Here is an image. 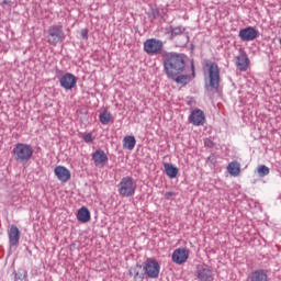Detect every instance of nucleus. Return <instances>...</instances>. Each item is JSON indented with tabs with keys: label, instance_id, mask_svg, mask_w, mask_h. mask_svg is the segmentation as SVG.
I'll return each instance as SVG.
<instances>
[{
	"label": "nucleus",
	"instance_id": "nucleus-7",
	"mask_svg": "<svg viewBox=\"0 0 281 281\" xmlns=\"http://www.w3.org/2000/svg\"><path fill=\"white\" fill-rule=\"evenodd\" d=\"M143 271H145V276H148L151 279L159 278V271H161V266L155 259H146L145 265L143 267Z\"/></svg>",
	"mask_w": 281,
	"mask_h": 281
},
{
	"label": "nucleus",
	"instance_id": "nucleus-15",
	"mask_svg": "<svg viewBox=\"0 0 281 281\" xmlns=\"http://www.w3.org/2000/svg\"><path fill=\"white\" fill-rule=\"evenodd\" d=\"M9 236V245L11 247H16L19 245V240H21V231H19V227L16 225H12L8 233Z\"/></svg>",
	"mask_w": 281,
	"mask_h": 281
},
{
	"label": "nucleus",
	"instance_id": "nucleus-28",
	"mask_svg": "<svg viewBox=\"0 0 281 281\" xmlns=\"http://www.w3.org/2000/svg\"><path fill=\"white\" fill-rule=\"evenodd\" d=\"M80 34L83 41H89V31L87 29L81 30Z\"/></svg>",
	"mask_w": 281,
	"mask_h": 281
},
{
	"label": "nucleus",
	"instance_id": "nucleus-19",
	"mask_svg": "<svg viewBox=\"0 0 281 281\" xmlns=\"http://www.w3.org/2000/svg\"><path fill=\"white\" fill-rule=\"evenodd\" d=\"M130 276L134 278V281H144L146 272H142V265H136L130 269Z\"/></svg>",
	"mask_w": 281,
	"mask_h": 281
},
{
	"label": "nucleus",
	"instance_id": "nucleus-30",
	"mask_svg": "<svg viewBox=\"0 0 281 281\" xmlns=\"http://www.w3.org/2000/svg\"><path fill=\"white\" fill-rule=\"evenodd\" d=\"M172 196H177V194L172 191L165 193V199H167V201H170V199H172Z\"/></svg>",
	"mask_w": 281,
	"mask_h": 281
},
{
	"label": "nucleus",
	"instance_id": "nucleus-3",
	"mask_svg": "<svg viewBox=\"0 0 281 281\" xmlns=\"http://www.w3.org/2000/svg\"><path fill=\"white\" fill-rule=\"evenodd\" d=\"M116 188L120 196L128 199L131 196H135V192L137 191V181H135L133 177L126 176L121 179Z\"/></svg>",
	"mask_w": 281,
	"mask_h": 281
},
{
	"label": "nucleus",
	"instance_id": "nucleus-5",
	"mask_svg": "<svg viewBox=\"0 0 281 281\" xmlns=\"http://www.w3.org/2000/svg\"><path fill=\"white\" fill-rule=\"evenodd\" d=\"M47 43L48 45H53L56 47L58 43H63L65 41V31L63 30V25H52L47 30Z\"/></svg>",
	"mask_w": 281,
	"mask_h": 281
},
{
	"label": "nucleus",
	"instance_id": "nucleus-23",
	"mask_svg": "<svg viewBox=\"0 0 281 281\" xmlns=\"http://www.w3.org/2000/svg\"><path fill=\"white\" fill-rule=\"evenodd\" d=\"M136 144L135 136H125L123 138V148H126V150H133Z\"/></svg>",
	"mask_w": 281,
	"mask_h": 281
},
{
	"label": "nucleus",
	"instance_id": "nucleus-16",
	"mask_svg": "<svg viewBox=\"0 0 281 281\" xmlns=\"http://www.w3.org/2000/svg\"><path fill=\"white\" fill-rule=\"evenodd\" d=\"M236 67L239 71H247L249 69V57H247V53H240L236 57Z\"/></svg>",
	"mask_w": 281,
	"mask_h": 281
},
{
	"label": "nucleus",
	"instance_id": "nucleus-17",
	"mask_svg": "<svg viewBox=\"0 0 281 281\" xmlns=\"http://www.w3.org/2000/svg\"><path fill=\"white\" fill-rule=\"evenodd\" d=\"M249 281H269V272L265 269H258L250 273Z\"/></svg>",
	"mask_w": 281,
	"mask_h": 281
},
{
	"label": "nucleus",
	"instance_id": "nucleus-18",
	"mask_svg": "<svg viewBox=\"0 0 281 281\" xmlns=\"http://www.w3.org/2000/svg\"><path fill=\"white\" fill-rule=\"evenodd\" d=\"M77 221H79V223H89V221H91V212H89V209L86 206L79 209L77 212Z\"/></svg>",
	"mask_w": 281,
	"mask_h": 281
},
{
	"label": "nucleus",
	"instance_id": "nucleus-11",
	"mask_svg": "<svg viewBox=\"0 0 281 281\" xmlns=\"http://www.w3.org/2000/svg\"><path fill=\"white\" fill-rule=\"evenodd\" d=\"M195 276L199 281H212L214 280V273L207 266H201L198 268Z\"/></svg>",
	"mask_w": 281,
	"mask_h": 281
},
{
	"label": "nucleus",
	"instance_id": "nucleus-13",
	"mask_svg": "<svg viewBox=\"0 0 281 281\" xmlns=\"http://www.w3.org/2000/svg\"><path fill=\"white\" fill-rule=\"evenodd\" d=\"M55 176L57 177L58 181H61V183H67L69 179H71V171L67 169V167L64 166H57L54 169Z\"/></svg>",
	"mask_w": 281,
	"mask_h": 281
},
{
	"label": "nucleus",
	"instance_id": "nucleus-14",
	"mask_svg": "<svg viewBox=\"0 0 281 281\" xmlns=\"http://www.w3.org/2000/svg\"><path fill=\"white\" fill-rule=\"evenodd\" d=\"M190 252L186 248H178L172 254V260L176 265H183L188 260Z\"/></svg>",
	"mask_w": 281,
	"mask_h": 281
},
{
	"label": "nucleus",
	"instance_id": "nucleus-2",
	"mask_svg": "<svg viewBox=\"0 0 281 281\" xmlns=\"http://www.w3.org/2000/svg\"><path fill=\"white\" fill-rule=\"evenodd\" d=\"M12 155L18 164H27L34 156V148H32V145L18 143L12 149Z\"/></svg>",
	"mask_w": 281,
	"mask_h": 281
},
{
	"label": "nucleus",
	"instance_id": "nucleus-25",
	"mask_svg": "<svg viewBox=\"0 0 281 281\" xmlns=\"http://www.w3.org/2000/svg\"><path fill=\"white\" fill-rule=\"evenodd\" d=\"M173 80H176L178 85H188V82H190V77L188 75H178Z\"/></svg>",
	"mask_w": 281,
	"mask_h": 281
},
{
	"label": "nucleus",
	"instance_id": "nucleus-31",
	"mask_svg": "<svg viewBox=\"0 0 281 281\" xmlns=\"http://www.w3.org/2000/svg\"><path fill=\"white\" fill-rule=\"evenodd\" d=\"M15 280H23V274L21 272L15 273Z\"/></svg>",
	"mask_w": 281,
	"mask_h": 281
},
{
	"label": "nucleus",
	"instance_id": "nucleus-1",
	"mask_svg": "<svg viewBox=\"0 0 281 281\" xmlns=\"http://www.w3.org/2000/svg\"><path fill=\"white\" fill-rule=\"evenodd\" d=\"M164 58V71L170 80H175L179 74L186 69V59L183 55L177 53H165Z\"/></svg>",
	"mask_w": 281,
	"mask_h": 281
},
{
	"label": "nucleus",
	"instance_id": "nucleus-24",
	"mask_svg": "<svg viewBox=\"0 0 281 281\" xmlns=\"http://www.w3.org/2000/svg\"><path fill=\"white\" fill-rule=\"evenodd\" d=\"M112 115L111 112L104 111L99 115V120L101 122V124L106 125L109 124V122H111L112 120Z\"/></svg>",
	"mask_w": 281,
	"mask_h": 281
},
{
	"label": "nucleus",
	"instance_id": "nucleus-8",
	"mask_svg": "<svg viewBox=\"0 0 281 281\" xmlns=\"http://www.w3.org/2000/svg\"><path fill=\"white\" fill-rule=\"evenodd\" d=\"M78 82V78L74 74L66 72L64 76L59 79V85L63 89H66V91H69L76 87Z\"/></svg>",
	"mask_w": 281,
	"mask_h": 281
},
{
	"label": "nucleus",
	"instance_id": "nucleus-20",
	"mask_svg": "<svg viewBox=\"0 0 281 281\" xmlns=\"http://www.w3.org/2000/svg\"><path fill=\"white\" fill-rule=\"evenodd\" d=\"M227 172L231 177H239L240 176V162L238 160L231 161L226 167Z\"/></svg>",
	"mask_w": 281,
	"mask_h": 281
},
{
	"label": "nucleus",
	"instance_id": "nucleus-12",
	"mask_svg": "<svg viewBox=\"0 0 281 281\" xmlns=\"http://www.w3.org/2000/svg\"><path fill=\"white\" fill-rule=\"evenodd\" d=\"M189 122L193 126H203L205 124V113L202 110H194L189 116Z\"/></svg>",
	"mask_w": 281,
	"mask_h": 281
},
{
	"label": "nucleus",
	"instance_id": "nucleus-9",
	"mask_svg": "<svg viewBox=\"0 0 281 281\" xmlns=\"http://www.w3.org/2000/svg\"><path fill=\"white\" fill-rule=\"evenodd\" d=\"M238 36H239L240 41L249 43V42L256 41V38H258V30H256V27H254V26H247L239 31Z\"/></svg>",
	"mask_w": 281,
	"mask_h": 281
},
{
	"label": "nucleus",
	"instance_id": "nucleus-10",
	"mask_svg": "<svg viewBox=\"0 0 281 281\" xmlns=\"http://www.w3.org/2000/svg\"><path fill=\"white\" fill-rule=\"evenodd\" d=\"M92 161L94 164V166L98 167H104L106 166V164H109V156H106V153H104V150L102 149H97L93 154H92Z\"/></svg>",
	"mask_w": 281,
	"mask_h": 281
},
{
	"label": "nucleus",
	"instance_id": "nucleus-21",
	"mask_svg": "<svg viewBox=\"0 0 281 281\" xmlns=\"http://www.w3.org/2000/svg\"><path fill=\"white\" fill-rule=\"evenodd\" d=\"M167 34H170V38H175L176 36H181L183 32H186V29L183 26H172L166 27Z\"/></svg>",
	"mask_w": 281,
	"mask_h": 281
},
{
	"label": "nucleus",
	"instance_id": "nucleus-4",
	"mask_svg": "<svg viewBox=\"0 0 281 281\" xmlns=\"http://www.w3.org/2000/svg\"><path fill=\"white\" fill-rule=\"evenodd\" d=\"M207 68L209 85H206V91H214L218 89L221 85V70L218 69V64L211 61L205 65Z\"/></svg>",
	"mask_w": 281,
	"mask_h": 281
},
{
	"label": "nucleus",
	"instance_id": "nucleus-29",
	"mask_svg": "<svg viewBox=\"0 0 281 281\" xmlns=\"http://www.w3.org/2000/svg\"><path fill=\"white\" fill-rule=\"evenodd\" d=\"M0 5L2 8H5L7 5L12 7V1L11 0H0Z\"/></svg>",
	"mask_w": 281,
	"mask_h": 281
},
{
	"label": "nucleus",
	"instance_id": "nucleus-6",
	"mask_svg": "<svg viewBox=\"0 0 281 281\" xmlns=\"http://www.w3.org/2000/svg\"><path fill=\"white\" fill-rule=\"evenodd\" d=\"M143 49L148 56H159L164 52V42L158 38H148L144 42Z\"/></svg>",
	"mask_w": 281,
	"mask_h": 281
},
{
	"label": "nucleus",
	"instance_id": "nucleus-26",
	"mask_svg": "<svg viewBox=\"0 0 281 281\" xmlns=\"http://www.w3.org/2000/svg\"><path fill=\"white\" fill-rule=\"evenodd\" d=\"M81 138L86 144H93V142L95 140V136H93V134L91 133H83Z\"/></svg>",
	"mask_w": 281,
	"mask_h": 281
},
{
	"label": "nucleus",
	"instance_id": "nucleus-27",
	"mask_svg": "<svg viewBox=\"0 0 281 281\" xmlns=\"http://www.w3.org/2000/svg\"><path fill=\"white\" fill-rule=\"evenodd\" d=\"M270 170L269 167L261 165L258 167V175L259 177H267L269 175Z\"/></svg>",
	"mask_w": 281,
	"mask_h": 281
},
{
	"label": "nucleus",
	"instance_id": "nucleus-22",
	"mask_svg": "<svg viewBox=\"0 0 281 281\" xmlns=\"http://www.w3.org/2000/svg\"><path fill=\"white\" fill-rule=\"evenodd\" d=\"M165 172L169 179H177L179 168L175 167L172 164H165Z\"/></svg>",
	"mask_w": 281,
	"mask_h": 281
}]
</instances>
